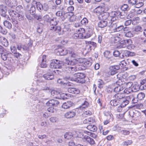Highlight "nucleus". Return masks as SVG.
<instances>
[{
	"label": "nucleus",
	"mask_w": 146,
	"mask_h": 146,
	"mask_svg": "<svg viewBox=\"0 0 146 146\" xmlns=\"http://www.w3.org/2000/svg\"><path fill=\"white\" fill-rule=\"evenodd\" d=\"M85 76L82 73H75L72 77L67 78V79L72 81H75L79 83H84L85 82L84 78Z\"/></svg>",
	"instance_id": "1"
},
{
	"label": "nucleus",
	"mask_w": 146,
	"mask_h": 146,
	"mask_svg": "<svg viewBox=\"0 0 146 146\" xmlns=\"http://www.w3.org/2000/svg\"><path fill=\"white\" fill-rule=\"evenodd\" d=\"M110 16L111 21H114L119 18L122 19L124 18L119 11L111 12L110 13Z\"/></svg>",
	"instance_id": "2"
},
{
	"label": "nucleus",
	"mask_w": 146,
	"mask_h": 146,
	"mask_svg": "<svg viewBox=\"0 0 146 146\" xmlns=\"http://www.w3.org/2000/svg\"><path fill=\"white\" fill-rule=\"evenodd\" d=\"M63 62L57 60H54L50 64V67L52 68H61L63 65Z\"/></svg>",
	"instance_id": "3"
},
{
	"label": "nucleus",
	"mask_w": 146,
	"mask_h": 146,
	"mask_svg": "<svg viewBox=\"0 0 146 146\" xmlns=\"http://www.w3.org/2000/svg\"><path fill=\"white\" fill-rule=\"evenodd\" d=\"M130 115L134 120L139 119L141 117V113L137 111H131L129 112Z\"/></svg>",
	"instance_id": "4"
},
{
	"label": "nucleus",
	"mask_w": 146,
	"mask_h": 146,
	"mask_svg": "<svg viewBox=\"0 0 146 146\" xmlns=\"http://www.w3.org/2000/svg\"><path fill=\"white\" fill-rule=\"evenodd\" d=\"M129 97L127 98H125L122 100L120 102L121 104L118 107V109H117V111L119 112H121L122 110L121 108L125 106L129 103V101L128 100Z\"/></svg>",
	"instance_id": "5"
},
{
	"label": "nucleus",
	"mask_w": 146,
	"mask_h": 146,
	"mask_svg": "<svg viewBox=\"0 0 146 146\" xmlns=\"http://www.w3.org/2000/svg\"><path fill=\"white\" fill-rule=\"evenodd\" d=\"M78 32L74 33L73 36V37L75 39L82 38L83 35L82 33L85 32V30L82 28H80L78 30Z\"/></svg>",
	"instance_id": "6"
},
{
	"label": "nucleus",
	"mask_w": 146,
	"mask_h": 146,
	"mask_svg": "<svg viewBox=\"0 0 146 146\" xmlns=\"http://www.w3.org/2000/svg\"><path fill=\"white\" fill-rule=\"evenodd\" d=\"M59 104V102L57 100L52 99L49 100L46 104L49 106L56 107Z\"/></svg>",
	"instance_id": "7"
},
{
	"label": "nucleus",
	"mask_w": 146,
	"mask_h": 146,
	"mask_svg": "<svg viewBox=\"0 0 146 146\" xmlns=\"http://www.w3.org/2000/svg\"><path fill=\"white\" fill-rule=\"evenodd\" d=\"M99 17L101 20L107 21L108 22L110 21V13H105L100 14Z\"/></svg>",
	"instance_id": "8"
},
{
	"label": "nucleus",
	"mask_w": 146,
	"mask_h": 146,
	"mask_svg": "<svg viewBox=\"0 0 146 146\" xmlns=\"http://www.w3.org/2000/svg\"><path fill=\"white\" fill-rule=\"evenodd\" d=\"M6 5L10 8H13L17 5V0H7L5 2Z\"/></svg>",
	"instance_id": "9"
},
{
	"label": "nucleus",
	"mask_w": 146,
	"mask_h": 146,
	"mask_svg": "<svg viewBox=\"0 0 146 146\" xmlns=\"http://www.w3.org/2000/svg\"><path fill=\"white\" fill-rule=\"evenodd\" d=\"M93 29L94 28L92 25L87 26L86 29L88 33H87V35L84 36V38H87L91 36L92 34Z\"/></svg>",
	"instance_id": "10"
},
{
	"label": "nucleus",
	"mask_w": 146,
	"mask_h": 146,
	"mask_svg": "<svg viewBox=\"0 0 146 146\" xmlns=\"http://www.w3.org/2000/svg\"><path fill=\"white\" fill-rule=\"evenodd\" d=\"M50 30L55 31L56 33H58L59 35H62L64 33L63 31L61 32V28L60 26H53L50 28Z\"/></svg>",
	"instance_id": "11"
},
{
	"label": "nucleus",
	"mask_w": 146,
	"mask_h": 146,
	"mask_svg": "<svg viewBox=\"0 0 146 146\" xmlns=\"http://www.w3.org/2000/svg\"><path fill=\"white\" fill-rule=\"evenodd\" d=\"M27 9L30 14L32 15H34L35 13V6L32 4H29L27 5Z\"/></svg>",
	"instance_id": "12"
},
{
	"label": "nucleus",
	"mask_w": 146,
	"mask_h": 146,
	"mask_svg": "<svg viewBox=\"0 0 146 146\" xmlns=\"http://www.w3.org/2000/svg\"><path fill=\"white\" fill-rule=\"evenodd\" d=\"M68 53V50L64 48H59L56 53L57 55L61 56L65 55Z\"/></svg>",
	"instance_id": "13"
},
{
	"label": "nucleus",
	"mask_w": 146,
	"mask_h": 146,
	"mask_svg": "<svg viewBox=\"0 0 146 146\" xmlns=\"http://www.w3.org/2000/svg\"><path fill=\"white\" fill-rule=\"evenodd\" d=\"M76 115V113L74 110L68 111L64 114L65 117L67 118H71L74 117Z\"/></svg>",
	"instance_id": "14"
},
{
	"label": "nucleus",
	"mask_w": 146,
	"mask_h": 146,
	"mask_svg": "<svg viewBox=\"0 0 146 146\" xmlns=\"http://www.w3.org/2000/svg\"><path fill=\"white\" fill-rule=\"evenodd\" d=\"M86 48L88 50H91L92 46L96 47V43L93 42L91 41H86Z\"/></svg>",
	"instance_id": "15"
},
{
	"label": "nucleus",
	"mask_w": 146,
	"mask_h": 146,
	"mask_svg": "<svg viewBox=\"0 0 146 146\" xmlns=\"http://www.w3.org/2000/svg\"><path fill=\"white\" fill-rule=\"evenodd\" d=\"M78 70V68L75 66L68 67L66 68V71L68 73L73 74Z\"/></svg>",
	"instance_id": "16"
},
{
	"label": "nucleus",
	"mask_w": 146,
	"mask_h": 146,
	"mask_svg": "<svg viewBox=\"0 0 146 146\" xmlns=\"http://www.w3.org/2000/svg\"><path fill=\"white\" fill-rule=\"evenodd\" d=\"M82 135V136H80V137L82 138H84L91 145H94L95 143V141L94 139L89 136L87 135Z\"/></svg>",
	"instance_id": "17"
},
{
	"label": "nucleus",
	"mask_w": 146,
	"mask_h": 146,
	"mask_svg": "<svg viewBox=\"0 0 146 146\" xmlns=\"http://www.w3.org/2000/svg\"><path fill=\"white\" fill-rule=\"evenodd\" d=\"M115 98L118 100H119L120 102L123 99L125 98V95L124 94L122 93H118L115 94L114 95Z\"/></svg>",
	"instance_id": "18"
},
{
	"label": "nucleus",
	"mask_w": 146,
	"mask_h": 146,
	"mask_svg": "<svg viewBox=\"0 0 146 146\" xmlns=\"http://www.w3.org/2000/svg\"><path fill=\"white\" fill-rule=\"evenodd\" d=\"M46 56L43 55L42 56L41 62L40 63V66L42 68H45L47 67V64L46 62Z\"/></svg>",
	"instance_id": "19"
},
{
	"label": "nucleus",
	"mask_w": 146,
	"mask_h": 146,
	"mask_svg": "<svg viewBox=\"0 0 146 146\" xmlns=\"http://www.w3.org/2000/svg\"><path fill=\"white\" fill-rule=\"evenodd\" d=\"M117 26V23L114 21H111V22L110 21L108 24V26L112 29L113 31L116 28Z\"/></svg>",
	"instance_id": "20"
},
{
	"label": "nucleus",
	"mask_w": 146,
	"mask_h": 146,
	"mask_svg": "<svg viewBox=\"0 0 146 146\" xmlns=\"http://www.w3.org/2000/svg\"><path fill=\"white\" fill-rule=\"evenodd\" d=\"M2 59L4 61L7 60L9 57H11L12 55L11 53H7L6 52L0 54Z\"/></svg>",
	"instance_id": "21"
},
{
	"label": "nucleus",
	"mask_w": 146,
	"mask_h": 146,
	"mask_svg": "<svg viewBox=\"0 0 146 146\" xmlns=\"http://www.w3.org/2000/svg\"><path fill=\"white\" fill-rule=\"evenodd\" d=\"M68 91L69 93L75 94H78L80 92L79 89L74 88H70L68 89Z\"/></svg>",
	"instance_id": "22"
},
{
	"label": "nucleus",
	"mask_w": 146,
	"mask_h": 146,
	"mask_svg": "<svg viewBox=\"0 0 146 146\" xmlns=\"http://www.w3.org/2000/svg\"><path fill=\"white\" fill-rule=\"evenodd\" d=\"M77 61L76 59H74L70 61L68 58H66L65 59V63L68 65L73 66L77 63Z\"/></svg>",
	"instance_id": "23"
},
{
	"label": "nucleus",
	"mask_w": 146,
	"mask_h": 146,
	"mask_svg": "<svg viewBox=\"0 0 146 146\" xmlns=\"http://www.w3.org/2000/svg\"><path fill=\"white\" fill-rule=\"evenodd\" d=\"M109 22L107 21L101 20L98 23V26L99 27L102 28L106 26H108Z\"/></svg>",
	"instance_id": "24"
},
{
	"label": "nucleus",
	"mask_w": 146,
	"mask_h": 146,
	"mask_svg": "<svg viewBox=\"0 0 146 146\" xmlns=\"http://www.w3.org/2000/svg\"><path fill=\"white\" fill-rule=\"evenodd\" d=\"M132 83L131 82L126 83V85L129 86V88H127L124 90V93L126 94H128L131 93L132 91L131 89L130 88V86L132 85Z\"/></svg>",
	"instance_id": "25"
},
{
	"label": "nucleus",
	"mask_w": 146,
	"mask_h": 146,
	"mask_svg": "<svg viewBox=\"0 0 146 146\" xmlns=\"http://www.w3.org/2000/svg\"><path fill=\"white\" fill-rule=\"evenodd\" d=\"M0 39L1 42L3 46L6 47L7 46H8V42L5 37L1 36L0 37Z\"/></svg>",
	"instance_id": "26"
},
{
	"label": "nucleus",
	"mask_w": 146,
	"mask_h": 146,
	"mask_svg": "<svg viewBox=\"0 0 146 146\" xmlns=\"http://www.w3.org/2000/svg\"><path fill=\"white\" fill-rule=\"evenodd\" d=\"M72 105V103L70 101H68L63 103L62 105V107L64 109H68L71 107Z\"/></svg>",
	"instance_id": "27"
},
{
	"label": "nucleus",
	"mask_w": 146,
	"mask_h": 146,
	"mask_svg": "<svg viewBox=\"0 0 146 146\" xmlns=\"http://www.w3.org/2000/svg\"><path fill=\"white\" fill-rule=\"evenodd\" d=\"M44 78L46 80H51L54 79V76L53 74H46L43 75V77H42L41 78Z\"/></svg>",
	"instance_id": "28"
},
{
	"label": "nucleus",
	"mask_w": 146,
	"mask_h": 146,
	"mask_svg": "<svg viewBox=\"0 0 146 146\" xmlns=\"http://www.w3.org/2000/svg\"><path fill=\"white\" fill-rule=\"evenodd\" d=\"M87 129L90 131L95 132L96 131L97 128L96 126L93 125H89L87 126Z\"/></svg>",
	"instance_id": "29"
},
{
	"label": "nucleus",
	"mask_w": 146,
	"mask_h": 146,
	"mask_svg": "<svg viewBox=\"0 0 146 146\" xmlns=\"http://www.w3.org/2000/svg\"><path fill=\"white\" fill-rule=\"evenodd\" d=\"M110 104L111 106H115L119 104L120 102L119 100L115 99L111 100L110 102Z\"/></svg>",
	"instance_id": "30"
},
{
	"label": "nucleus",
	"mask_w": 146,
	"mask_h": 146,
	"mask_svg": "<svg viewBox=\"0 0 146 146\" xmlns=\"http://www.w3.org/2000/svg\"><path fill=\"white\" fill-rule=\"evenodd\" d=\"M94 121L93 118L91 117L85 119L83 121V123L85 124H90L92 123Z\"/></svg>",
	"instance_id": "31"
},
{
	"label": "nucleus",
	"mask_w": 146,
	"mask_h": 146,
	"mask_svg": "<svg viewBox=\"0 0 146 146\" xmlns=\"http://www.w3.org/2000/svg\"><path fill=\"white\" fill-rule=\"evenodd\" d=\"M4 26L9 29H11L12 28V25L11 23L5 20L3 22Z\"/></svg>",
	"instance_id": "32"
},
{
	"label": "nucleus",
	"mask_w": 146,
	"mask_h": 146,
	"mask_svg": "<svg viewBox=\"0 0 146 146\" xmlns=\"http://www.w3.org/2000/svg\"><path fill=\"white\" fill-rule=\"evenodd\" d=\"M35 2L36 6L37 9L40 11H42V5L40 2H36L35 1H34Z\"/></svg>",
	"instance_id": "33"
},
{
	"label": "nucleus",
	"mask_w": 146,
	"mask_h": 146,
	"mask_svg": "<svg viewBox=\"0 0 146 146\" xmlns=\"http://www.w3.org/2000/svg\"><path fill=\"white\" fill-rule=\"evenodd\" d=\"M104 115L107 117V119H111L113 117V115L108 111H105L104 112Z\"/></svg>",
	"instance_id": "34"
},
{
	"label": "nucleus",
	"mask_w": 146,
	"mask_h": 146,
	"mask_svg": "<svg viewBox=\"0 0 146 146\" xmlns=\"http://www.w3.org/2000/svg\"><path fill=\"white\" fill-rule=\"evenodd\" d=\"M124 87L123 86H116L113 89V90L115 92H118L122 90Z\"/></svg>",
	"instance_id": "35"
},
{
	"label": "nucleus",
	"mask_w": 146,
	"mask_h": 146,
	"mask_svg": "<svg viewBox=\"0 0 146 146\" xmlns=\"http://www.w3.org/2000/svg\"><path fill=\"white\" fill-rule=\"evenodd\" d=\"M73 136L72 134L70 132L66 133L64 135V138L67 139H71Z\"/></svg>",
	"instance_id": "36"
},
{
	"label": "nucleus",
	"mask_w": 146,
	"mask_h": 146,
	"mask_svg": "<svg viewBox=\"0 0 146 146\" xmlns=\"http://www.w3.org/2000/svg\"><path fill=\"white\" fill-rule=\"evenodd\" d=\"M43 25L41 23H39L38 24L37 29V31L39 33H40L42 32V27Z\"/></svg>",
	"instance_id": "37"
},
{
	"label": "nucleus",
	"mask_w": 146,
	"mask_h": 146,
	"mask_svg": "<svg viewBox=\"0 0 146 146\" xmlns=\"http://www.w3.org/2000/svg\"><path fill=\"white\" fill-rule=\"evenodd\" d=\"M121 9L123 11H128L130 9L128 6L126 4L123 5L121 8Z\"/></svg>",
	"instance_id": "38"
},
{
	"label": "nucleus",
	"mask_w": 146,
	"mask_h": 146,
	"mask_svg": "<svg viewBox=\"0 0 146 146\" xmlns=\"http://www.w3.org/2000/svg\"><path fill=\"white\" fill-rule=\"evenodd\" d=\"M49 22L50 25H52L53 26H56L57 24V22L55 18H54L53 19H51Z\"/></svg>",
	"instance_id": "39"
},
{
	"label": "nucleus",
	"mask_w": 146,
	"mask_h": 146,
	"mask_svg": "<svg viewBox=\"0 0 146 146\" xmlns=\"http://www.w3.org/2000/svg\"><path fill=\"white\" fill-rule=\"evenodd\" d=\"M71 16L70 15L69 13L64 12L63 13V14L62 15V20H64L66 18H69L71 17Z\"/></svg>",
	"instance_id": "40"
},
{
	"label": "nucleus",
	"mask_w": 146,
	"mask_h": 146,
	"mask_svg": "<svg viewBox=\"0 0 146 146\" xmlns=\"http://www.w3.org/2000/svg\"><path fill=\"white\" fill-rule=\"evenodd\" d=\"M17 17L16 19H17L20 21L23 20L24 19V15L23 13H19L18 15H17Z\"/></svg>",
	"instance_id": "41"
},
{
	"label": "nucleus",
	"mask_w": 146,
	"mask_h": 146,
	"mask_svg": "<svg viewBox=\"0 0 146 146\" xmlns=\"http://www.w3.org/2000/svg\"><path fill=\"white\" fill-rule=\"evenodd\" d=\"M119 67L118 66H111L110 67L109 69L110 71H115L117 72V71L119 69Z\"/></svg>",
	"instance_id": "42"
},
{
	"label": "nucleus",
	"mask_w": 146,
	"mask_h": 146,
	"mask_svg": "<svg viewBox=\"0 0 146 146\" xmlns=\"http://www.w3.org/2000/svg\"><path fill=\"white\" fill-rule=\"evenodd\" d=\"M129 62L127 60H124L120 62L119 64L121 66H125L129 64Z\"/></svg>",
	"instance_id": "43"
},
{
	"label": "nucleus",
	"mask_w": 146,
	"mask_h": 146,
	"mask_svg": "<svg viewBox=\"0 0 146 146\" xmlns=\"http://www.w3.org/2000/svg\"><path fill=\"white\" fill-rule=\"evenodd\" d=\"M88 106V102L86 101H85L82 104V105L80 106L79 108L80 109L83 110V109L87 107Z\"/></svg>",
	"instance_id": "44"
},
{
	"label": "nucleus",
	"mask_w": 146,
	"mask_h": 146,
	"mask_svg": "<svg viewBox=\"0 0 146 146\" xmlns=\"http://www.w3.org/2000/svg\"><path fill=\"white\" fill-rule=\"evenodd\" d=\"M126 83L124 81H122V80L119 79L116 82V84L117 86H124V85L126 84Z\"/></svg>",
	"instance_id": "45"
},
{
	"label": "nucleus",
	"mask_w": 146,
	"mask_h": 146,
	"mask_svg": "<svg viewBox=\"0 0 146 146\" xmlns=\"http://www.w3.org/2000/svg\"><path fill=\"white\" fill-rule=\"evenodd\" d=\"M50 19V18L48 15H46L43 17V20L45 22H49Z\"/></svg>",
	"instance_id": "46"
},
{
	"label": "nucleus",
	"mask_w": 146,
	"mask_h": 146,
	"mask_svg": "<svg viewBox=\"0 0 146 146\" xmlns=\"http://www.w3.org/2000/svg\"><path fill=\"white\" fill-rule=\"evenodd\" d=\"M34 17L35 19L37 20L41 21L42 20V15H38L37 14H34Z\"/></svg>",
	"instance_id": "47"
},
{
	"label": "nucleus",
	"mask_w": 146,
	"mask_h": 146,
	"mask_svg": "<svg viewBox=\"0 0 146 146\" xmlns=\"http://www.w3.org/2000/svg\"><path fill=\"white\" fill-rule=\"evenodd\" d=\"M145 94L142 92L139 93L137 95V98L139 100L143 99L145 97Z\"/></svg>",
	"instance_id": "48"
},
{
	"label": "nucleus",
	"mask_w": 146,
	"mask_h": 146,
	"mask_svg": "<svg viewBox=\"0 0 146 146\" xmlns=\"http://www.w3.org/2000/svg\"><path fill=\"white\" fill-rule=\"evenodd\" d=\"M132 92H136L139 90V86L137 85H134L131 89Z\"/></svg>",
	"instance_id": "49"
},
{
	"label": "nucleus",
	"mask_w": 146,
	"mask_h": 146,
	"mask_svg": "<svg viewBox=\"0 0 146 146\" xmlns=\"http://www.w3.org/2000/svg\"><path fill=\"white\" fill-rule=\"evenodd\" d=\"M51 94L53 96L56 97V96L60 95V93L56 91L52 90L51 92Z\"/></svg>",
	"instance_id": "50"
},
{
	"label": "nucleus",
	"mask_w": 146,
	"mask_h": 146,
	"mask_svg": "<svg viewBox=\"0 0 146 146\" xmlns=\"http://www.w3.org/2000/svg\"><path fill=\"white\" fill-rule=\"evenodd\" d=\"M124 52L126 54L125 55L126 56L128 55V56H135V54L134 52H130L127 50L125 51Z\"/></svg>",
	"instance_id": "51"
},
{
	"label": "nucleus",
	"mask_w": 146,
	"mask_h": 146,
	"mask_svg": "<svg viewBox=\"0 0 146 146\" xmlns=\"http://www.w3.org/2000/svg\"><path fill=\"white\" fill-rule=\"evenodd\" d=\"M104 56L107 58H109L111 57V54L110 51L108 50L104 52Z\"/></svg>",
	"instance_id": "52"
},
{
	"label": "nucleus",
	"mask_w": 146,
	"mask_h": 146,
	"mask_svg": "<svg viewBox=\"0 0 146 146\" xmlns=\"http://www.w3.org/2000/svg\"><path fill=\"white\" fill-rule=\"evenodd\" d=\"M42 11L43 10L44 11H47L49 9V7L48 4L47 3H44L42 5Z\"/></svg>",
	"instance_id": "53"
},
{
	"label": "nucleus",
	"mask_w": 146,
	"mask_h": 146,
	"mask_svg": "<svg viewBox=\"0 0 146 146\" xmlns=\"http://www.w3.org/2000/svg\"><path fill=\"white\" fill-rule=\"evenodd\" d=\"M123 28V26H117L115 28L114 32H119L121 31Z\"/></svg>",
	"instance_id": "54"
},
{
	"label": "nucleus",
	"mask_w": 146,
	"mask_h": 146,
	"mask_svg": "<svg viewBox=\"0 0 146 146\" xmlns=\"http://www.w3.org/2000/svg\"><path fill=\"white\" fill-rule=\"evenodd\" d=\"M132 143V141L131 140H128L123 142V145H130Z\"/></svg>",
	"instance_id": "55"
},
{
	"label": "nucleus",
	"mask_w": 146,
	"mask_h": 146,
	"mask_svg": "<svg viewBox=\"0 0 146 146\" xmlns=\"http://www.w3.org/2000/svg\"><path fill=\"white\" fill-rule=\"evenodd\" d=\"M70 56L73 58H76L78 56V54L77 53L72 51L70 52Z\"/></svg>",
	"instance_id": "56"
},
{
	"label": "nucleus",
	"mask_w": 146,
	"mask_h": 146,
	"mask_svg": "<svg viewBox=\"0 0 146 146\" xmlns=\"http://www.w3.org/2000/svg\"><path fill=\"white\" fill-rule=\"evenodd\" d=\"M81 22L82 25H85L88 23V21L86 18H84L81 20Z\"/></svg>",
	"instance_id": "57"
},
{
	"label": "nucleus",
	"mask_w": 146,
	"mask_h": 146,
	"mask_svg": "<svg viewBox=\"0 0 146 146\" xmlns=\"http://www.w3.org/2000/svg\"><path fill=\"white\" fill-rule=\"evenodd\" d=\"M126 46L130 45L132 43V41L130 39L125 40Z\"/></svg>",
	"instance_id": "58"
},
{
	"label": "nucleus",
	"mask_w": 146,
	"mask_h": 146,
	"mask_svg": "<svg viewBox=\"0 0 146 146\" xmlns=\"http://www.w3.org/2000/svg\"><path fill=\"white\" fill-rule=\"evenodd\" d=\"M142 27L140 26H136L134 30L135 32L142 31Z\"/></svg>",
	"instance_id": "59"
},
{
	"label": "nucleus",
	"mask_w": 146,
	"mask_h": 146,
	"mask_svg": "<svg viewBox=\"0 0 146 146\" xmlns=\"http://www.w3.org/2000/svg\"><path fill=\"white\" fill-rule=\"evenodd\" d=\"M102 7H99L95 9L94 12L97 13L99 14L101 13L102 11L101 10Z\"/></svg>",
	"instance_id": "60"
},
{
	"label": "nucleus",
	"mask_w": 146,
	"mask_h": 146,
	"mask_svg": "<svg viewBox=\"0 0 146 146\" xmlns=\"http://www.w3.org/2000/svg\"><path fill=\"white\" fill-rule=\"evenodd\" d=\"M82 64H84V66H85L87 67H89L92 64L91 62L89 61H87L86 62H82Z\"/></svg>",
	"instance_id": "61"
},
{
	"label": "nucleus",
	"mask_w": 146,
	"mask_h": 146,
	"mask_svg": "<svg viewBox=\"0 0 146 146\" xmlns=\"http://www.w3.org/2000/svg\"><path fill=\"white\" fill-rule=\"evenodd\" d=\"M0 9L3 13H5L6 11V7L2 5H0Z\"/></svg>",
	"instance_id": "62"
},
{
	"label": "nucleus",
	"mask_w": 146,
	"mask_h": 146,
	"mask_svg": "<svg viewBox=\"0 0 146 146\" xmlns=\"http://www.w3.org/2000/svg\"><path fill=\"white\" fill-rule=\"evenodd\" d=\"M114 40L113 41L115 43H117L118 42H119V41L121 40V38L119 36H115L114 37Z\"/></svg>",
	"instance_id": "63"
},
{
	"label": "nucleus",
	"mask_w": 146,
	"mask_h": 146,
	"mask_svg": "<svg viewBox=\"0 0 146 146\" xmlns=\"http://www.w3.org/2000/svg\"><path fill=\"white\" fill-rule=\"evenodd\" d=\"M23 9V7L21 5H19L16 8V10L19 13H21L22 10Z\"/></svg>",
	"instance_id": "64"
}]
</instances>
